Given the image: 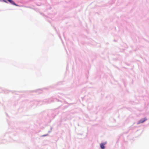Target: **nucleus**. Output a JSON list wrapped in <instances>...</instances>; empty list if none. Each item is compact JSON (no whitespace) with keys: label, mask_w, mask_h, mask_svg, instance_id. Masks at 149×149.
<instances>
[{"label":"nucleus","mask_w":149,"mask_h":149,"mask_svg":"<svg viewBox=\"0 0 149 149\" xmlns=\"http://www.w3.org/2000/svg\"><path fill=\"white\" fill-rule=\"evenodd\" d=\"M47 136V135L46 134V135H43L42 136Z\"/></svg>","instance_id":"4"},{"label":"nucleus","mask_w":149,"mask_h":149,"mask_svg":"<svg viewBox=\"0 0 149 149\" xmlns=\"http://www.w3.org/2000/svg\"><path fill=\"white\" fill-rule=\"evenodd\" d=\"M147 119L146 118H145L143 119H141L139 121V123H143Z\"/></svg>","instance_id":"2"},{"label":"nucleus","mask_w":149,"mask_h":149,"mask_svg":"<svg viewBox=\"0 0 149 149\" xmlns=\"http://www.w3.org/2000/svg\"><path fill=\"white\" fill-rule=\"evenodd\" d=\"M100 146L101 148L102 149H104L105 148L104 146V143H101L100 144Z\"/></svg>","instance_id":"3"},{"label":"nucleus","mask_w":149,"mask_h":149,"mask_svg":"<svg viewBox=\"0 0 149 149\" xmlns=\"http://www.w3.org/2000/svg\"><path fill=\"white\" fill-rule=\"evenodd\" d=\"M4 1L5 2H7L6 1H5V0H4Z\"/></svg>","instance_id":"5"},{"label":"nucleus","mask_w":149,"mask_h":149,"mask_svg":"<svg viewBox=\"0 0 149 149\" xmlns=\"http://www.w3.org/2000/svg\"><path fill=\"white\" fill-rule=\"evenodd\" d=\"M11 4L16 6H17V5L12 0H7Z\"/></svg>","instance_id":"1"}]
</instances>
